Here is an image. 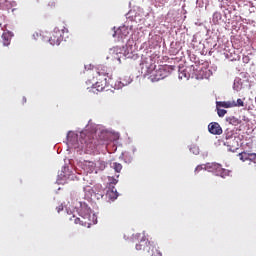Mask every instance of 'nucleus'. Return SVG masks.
Returning <instances> with one entry per match:
<instances>
[{
	"label": "nucleus",
	"instance_id": "a19ab883",
	"mask_svg": "<svg viewBox=\"0 0 256 256\" xmlns=\"http://www.w3.org/2000/svg\"><path fill=\"white\" fill-rule=\"evenodd\" d=\"M116 178L119 179V175H117Z\"/></svg>",
	"mask_w": 256,
	"mask_h": 256
},
{
	"label": "nucleus",
	"instance_id": "20e7f679",
	"mask_svg": "<svg viewBox=\"0 0 256 256\" xmlns=\"http://www.w3.org/2000/svg\"><path fill=\"white\" fill-rule=\"evenodd\" d=\"M203 169H205V171H209V173H214V175L222 177L223 179H225V177H229V173H231V171L223 169L221 164L215 162L198 165L195 169V173H199V171H203Z\"/></svg>",
	"mask_w": 256,
	"mask_h": 256
},
{
	"label": "nucleus",
	"instance_id": "4be33fe9",
	"mask_svg": "<svg viewBox=\"0 0 256 256\" xmlns=\"http://www.w3.org/2000/svg\"><path fill=\"white\" fill-rule=\"evenodd\" d=\"M84 193H85V197H87V199H91V197H93V195H95V193H97V191H95V189L91 188V186H86V187H84Z\"/></svg>",
	"mask_w": 256,
	"mask_h": 256
},
{
	"label": "nucleus",
	"instance_id": "a211bd4d",
	"mask_svg": "<svg viewBox=\"0 0 256 256\" xmlns=\"http://www.w3.org/2000/svg\"><path fill=\"white\" fill-rule=\"evenodd\" d=\"M11 39H13V32L7 31L2 34V43L4 47L11 45Z\"/></svg>",
	"mask_w": 256,
	"mask_h": 256
},
{
	"label": "nucleus",
	"instance_id": "aec40b11",
	"mask_svg": "<svg viewBox=\"0 0 256 256\" xmlns=\"http://www.w3.org/2000/svg\"><path fill=\"white\" fill-rule=\"evenodd\" d=\"M148 245L149 246H146V248H148L147 249L148 253L152 251L151 256H161V252L158 251L155 245L151 244V242H149Z\"/></svg>",
	"mask_w": 256,
	"mask_h": 256
},
{
	"label": "nucleus",
	"instance_id": "ddd939ff",
	"mask_svg": "<svg viewBox=\"0 0 256 256\" xmlns=\"http://www.w3.org/2000/svg\"><path fill=\"white\" fill-rule=\"evenodd\" d=\"M208 131L211 133V135H221L223 133V128H221L219 123L211 122L208 125Z\"/></svg>",
	"mask_w": 256,
	"mask_h": 256
},
{
	"label": "nucleus",
	"instance_id": "f03ea898",
	"mask_svg": "<svg viewBox=\"0 0 256 256\" xmlns=\"http://www.w3.org/2000/svg\"><path fill=\"white\" fill-rule=\"evenodd\" d=\"M108 74L105 72H97V76L93 78L94 84L92 85L93 93L96 91L100 92L105 89V87L109 84L113 85L114 89H123V87H127L132 83L133 79L129 76H125L124 78H120L114 84L107 80Z\"/></svg>",
	"mask_w": 256,
	"mask_h": 256
},
{
	"label": "nucleus",
	"instance_id": "c756f323",
	"mask_svg": "<svg viewBox=\"0 0 256 256\" xmlns=\"http://www.w3.org/2000/svg\"><path fill=\"white\" fill-rule=\"evenodd\" d=\"M233 107H245V103L243 102V100H241V98H238L237 101H233L232 102Z\"/></svg>",
	"mask_w": 256,
	"mask_h": 256
},
{
	"label": "nucleus",
	"instance_id": "0eeeda50",
	"mask_svg": "<svg viewBox=\"0 0 256 256\" xmlns=\"http://www.w3.org/2000/svg\"><path fill=\"white\" fill-rule=\"evenodd\" d=\"M189 71L194 74V79H209L212 75L211 70L205 64L189 66Z\"/></svg>",
	"mask_w": 256,
	"mask_h": 256
},
{
	"label": "nucleus",
	"instance_id": "473e14b6",
	"mask_svg": "<svg viewBox=\"0 0 256 256\" xmlns=\"http://www.w3.org/2000/svg\"><path fill=\"white\" fill-rule=\"evenodd\" d=\"M157 2H158L160 5H165V3H169V0H157Z\"/></svg>",
	"mask_w": 256,
	"mask_h": 256
},
{
	"label": "nucleus",
	"instance_id": "2f4dec72",
	"mask_svg": "<svg viewBox=\"0 0 256 256\" xmlns=\"http://www.w3.org/2000/svg\"><path fill=\"white\" fill-rule=\"evenodd\" d=\"M217 113H218V116L225 117V115H227V110L217 107Z\"/></svg>",
	"mask_w": 256,
	"mask_h": 256
},
{
	"label": "nucleus",
	"instance_id": "5701e85b",
	"mask_svg": "<svg viewBox=\"0 0 256 256\" xmlns=\"http://www.w3.org/2000/svg\"><path fill=\"white\" fill-rule=\"evenodd\" d=\"M233 89L234 91H241V89H243V81L241 78H235Z\"/></svg>",
	"mask_w": 256,
	"mask_h": 256
},
{
	"label": "nucleus",
	"instance_id": "f8f14e48",
	"mask_svg": "<svg viewBox=\"0 0 256 256\" xmlns=\"http://www.w3.org/2000/svg\"><path fill=\"white\" fill-rule=\"evenodd\" d=\"M131 29L127 26H121L116 31H114L113 37H117L118 41H122L127 35H129Z\"/></svg>",
	"mask_w": 256,
	"mask_h": 256
},
{
	"label": "nucleus",
	"instance_id": "c85d7f7f",
	"mask_svg": "<svg viewBox=\"0 0 256 256\" xmlns=\"http://www.w3.org/2000/svg\"><path fill=\"white\" fill-rule=\"evenodd\" d=\"M224 137H225V139H233V130L227 128L224 131Z\"/></svg>",
	"mask_w": 256,
	"mask_h": 256
},
{
	"label": "nucleus",
	"instance_id": "dca6fc26",
	"mask_svg": "<svg viewBox=\"0 0 256 256\" xmlns=\"http://www.w3.org/2000/svg\"><path fill=\"white\" fill-rule=\"evenodd\" d=\"M119 197V193L117 192V189L115 187L108 188L106 191V199L107 201H115Z\"/></svg>",
	"mask_w": 256,
	"mask_h": 256
},
{
	"label": "nucleus",
	"instance_id": "393cba45",
	"mask_svg": "<svg viewBox=\"0 0 256 256\" xmlns=\"http://www.w3.org/2000/svg\"><path fill=\"white\" fill-rule=\"evenodd\" d=\"M117 183H119V180L113 176H109L108 177V185L109 188L108 189H113V187H115V185H117Z\"/></svg>",
	"mask_w": 256,
	"mask_h": 256
},
{
	"label": "nucleus",
	"instance_id": "cd10ccee",
	"mask_svg": "<svg viewBox=\"0 0 256 256\" xmlns=\"http://www.w3.org/2000/svg\"><path fill=\"white\" fill-rule=\"evenodd\" d=\"M112 167H113L114 171H116V173H121V169H123V165H121V163H117V162H114L112 164Z\"/></svg>",
	"mask_w": 256,
	"mask_h": 256
},
{
	"label": "nucleus",
	"instance_id": "423d86ee",
	"mask_svg": "<svg viewBox=\"0 0 256 256\" xmlns=\"http://www.w3.org/2000/svg\"><path fill=\"white\" fill-rule=\"evenodd\" d=\"M140 67L143 75H151V72L154 69H157V65H155V57L151 56V53L148 52L142 54Z\"/></svg>",
	"mask_w": 256,
	"mask_h": 256
},
{
	"label": "nucleus",
	"instance_id": "b1692460",
	"mask_svg": "<svg viewBox=\"0 0 256 256\" xmlns=\"http://www.w3.org/2000/svg\"><path fill=\"white\" fill-rule=\"evenodd\" d=\"M221 19H223V16L220 12H215L212 16V22L214 23V25H219Z\"/></svg>",
	"mask_w": 256,
	"mask_h": 256
},
{
	"label": "nucleus",
	"instance_id": "2eb2a0df",
	"mask_svg": "<svg viewBox=\"0 0 256 256\" xmlns=\"http://www.w3.org/2000/svg\"><path fill=\"white\" fill-rule=\"evenodd\" d=\"M178 77L179 79H194V74L193 71H189V67L185 69L180 68Z\"/></svg>",
	"mask_w": 256,
	"mask_h": 256
},
{
	"label": "nucleus",
	"instance_id": "4468645a",
	"mask_svg": "<svg viewBox=\"0 0 256 256\" xmlns=\"http://www.w3.org/2000/svg\"><path fill=\"white\" fill-rule=\"evenodd\" d=\"M238 157H240V161H250L256 165V153L241 152L238 154Z\"/></svg>",
	"mask_w": 256,
	"mask_h": 256
},
{
	"label": "nucleus",
	"instance_id": "e433bc0d",
	"mask_svg": "<svg viewBox=\"0 0 256 256\" xmlns=\"http://www.w3.org/2000/svg\"><path fill=\"white\" fill-rule=\"evenodd\" d=\"M9 0H0V5H3V2H7Z\"/></svg>",
	"mask_w": 256,
	"mask_h": 256
},
{
	"label": "nucleus",
	"instance_id": "4c0bfd02",
	"mask_svg": "<svg viewBox=\"0 0 256 256\" xmlns=\"http://www.w3.org/2000/svg\"><path fill=\"white\" fill-rule=\"evenodd\" d=\"M23 102L27 103V98L23 97Z\"/></svg>",
	"mask_w": 256,
	"mask_h": 256
},
{
	"label": "nucleus",
	"instance_id": "412c9836",
	"mask_svg": "<svg viewBox=\"0 0 256 256\" xmlns=\"http://www.w3.org/2000/svg\"><path fill=\"white\" fill-rule=\"evenodd\" d=\"M227 123L229 125H233L234 127H237V125H241V120L235 116H230L226 118Z\"/></svg>",
	"mask_w": 256,
	"mask_h": 256
},
{
	"label": "nucleus",
	"instance_id": "6e6552de",
	"mask_svg": "<svg viewBox=\"0 0 256 256\" xmlns=\"http://www.w3.org/2000/svg\"><path fill=\"white\" fill-rule=\"evenodd\" d=\"M165 77H169V66H158V68L150 72V79L153 83L161 81Z\"/></svg>",
	"mask_w": 256,
	"mask_h": 256
},
{
	"label": "nucleus",
	"instance_id": "1a4fd4ad",
	"mask_svg": "<svg viewBox=\"0 0 256 256\" xmlns=\"http://www.w3.org/2000/svg\"><path fill=\"white\" fill-rule=\"evenodd\" d=\"M63 33H65V29L59 30V28H54L48 43H50V45H61V42L63 41Z\"/></svg>",
	"mask_w": 256,
	"mask_h": 256
},
{
	"label": "nucleus",
	"instance_id": "7c9ffc66",
	"mask_svg": "<svg viewBox=\"0 0 256 256\" xmlns=\"http://www.w3.org/2000/svg\"><path fill=\"white\" fill-rule=\"evenodd\" d=\"M190 151L193 155H199V147L197 145L190 146Z\"/></svg>",
	"mask_w": 256,
	"mask_h": 256
},
{
	"label": "nucleus",
	"instance_id": "f3484780",
	"mask_svg": "<svg viewBox=\"0 0 256 256\" xmlns=\"http://www.w3.org/2000/svg\"><path fill=\"white\" fill-rule=\"evenodd\" d=\"M109 53L112 57V59H116L117 61H121V58L123 57L121 52V47H114L109 50Z\"/></svg>",
	"mask_w": 256,
	"mask_h": 256
},
{
	"label": "nucleus",
	"instance_id": "58836bf2",
	"mask_svg": "<svg viewBox=\"0 0 256 256\" xmlns=\"http://www.w3.org/2000/svg\"><path fill=\"white\" fill-rule=\"evenodd\" d=\"M135 237H137V239H138V237H141V234H136Z\"/></svg>",
	"mask_w": 256,
	"mask_h": 256
},
{
	"label": "nucleus",
	"instance_id": "9d476101",
	"mask_svg": "<svg viewBox=\"0 0 256 256\" xmlns=\"http://www.w3.org/2000/svg\"><path fill=\"white\" fill-rule=\"evenodd\" d=\"M68 179H73V174H71L69 168L63 167L61 173L58 174L56 182L58 185H65Z\"/></svg>",
	"mask_w": 256,
	"mask_h": 256
},
{
	"label": "nucleus",
	"instance_id": "bb28decb",
	"mask_svg": "<svg viewBox=\"0 0 256 256\" xmlns=\"http://www.w3.org/2000/svg\"><path fill=\"white\" fill-rule=\"evenodd\" d=\"M145 245H147V240L143 237L139 244H136V250L141 251V249H145Z\"/></svg>",
	"mask_w": 256,
	"mask_h": 256
},
{
	"label": "nucleus",
	"instance_id": "c9c22d12",
	"mask_svg": "<svg viewBox=\"0 0 256 256\" xmlns=\"http://www.w3.org/2000/svg\"><path fill=\"white\" fill-rule=\"evenodd\" d=\"M137 148L135 146H132V153H136Z\"/></svg>",
	"mask_w": 256,
	"mask_h": 256
},
{
	"label": "nucleus",
	"instance_id": "7ed1b4c3",
	"mask_svg": "<svg viewBox=\"0 0 256 256\" xmlns=\"http://www.w3.org/2000/svg\"><path fill=\"white\" fill-rule=\"evenodd\" d=\"M78 215L82 218H75L74 223L77 225H83L84 227H91V223L96 225L97 216L95 214L91 215V208L87 205V203L80 202V207L78 208Z\"/></svg>",
	"mask_w": 256,
	"mask_h": 256
},
{
	"label": "nucleus",
	"instance_id": "72a5a7b5",
	"mask_svg": "<svg viewBox=\"0 0 256 256\" xmlns=\"http://www.w3.org/2000/svg\"><path fill=\"white\" fill-rule=\"evenodd\" d=\"M39 37H41V34L37 32L33 34V39L37 40Z\"/></svg>",
	"mask_w": 256,
	"mask_h": 256
},
{
	"label": "nucleus",
	"instance_id": "a878e982",
	"mask_svg": "<svg viewBox=\"0 0 256 256\" xmlns=\"http://www.w3.org/2000/svg\"><path fill=\"white\" fill-rule=\"evenodd\" d=\"M216 107H224L225 109H229L233 107V102H216Z\"/></svg>",
	"mask_w": 256,
	"mask_h": 256
},
{
	"label": "nucleus",
	"instance_id": "39448f33",
	"mask_svg": "<svg viewBox=\"0 0 256 256\" xmlns=\"http://www.w3.org/2000/svg\"><path fill=\"white\" fill-rule=\"evenodd\" d=\"M82 169L85 173H100V171H105L107 169V162L103 159H98L95 161L86 160L82 163Z\"/></svg>",
	"mask_w": 256,
	"mask_h": 256
},
{
	"label": "nucleus",
	"instance_id": "ea45409f",
	"mask_svg": "<svg viewBox=\"0 0 256 256\" xmlns=\"http://www.w3.org/2000/svg\"><path fill=\"white\" fill-rule=\"evenodd\" d=\"M131 161H132V158L130 160H128V163H131Z\"/></svg>",
	"mask_w": 256,
	"mask_h": 256
},
{
	"label": "nucleus",
	"instance_id": "6ab92c4d",
	"mask_svg": "<svg viewBox=\"0 0 256 256\" xmlns=\"http://www.w3.org/2000/svg\"><path fill=\"white\" fill-rule=\"evenodd\" d=\"M93 189L94 191H96L95 193L96 199H103V197H105V191H103V186H101V184L95 185Z\"/></svg>",
	"mask_w": 256,
	"mask_h": 256
},
{
	"label": "nucleus",
	"instance_id": "f257e3e1",
	"mask_svg": "<svg viewBox=\"0 0 256 256\" xmlns=\"http://www.w3.org/2000/svg\"><path fill=\"white\" fill-rule=\"evenodd\" d=\"M95 133H98V142L95 141L93 131H89V126H86V129L79 133L68 131L66 139L69 149H74L79 155H83V153L91 155V153L95 152L98 145H105L111 137V132L104 129Z\"/></svg>",
	"mask_w": 256,
	"mask_h": 256
},
{
	"label": "nucleus",
	"instance_id": "f704fd0d",
	"mask_svg": "<svg viewBox=\"0 0 256 256\" xmlns=\"http://www.w3.org/2000/svg\"><path fill=\"white\" fill-rule=\"evenodd\" d=\"M56 209L58 213H61L63 211V205L58 206Z\"/></svg>",
	"mask_w": 256,
	"mask_h": 256
},
{
	"label": "nucleus",
	"instance_id": "9b49d317",
	"mask_svg": "<svg viewBox=\"0 0 256 256\" xmlns=\"http://www.w3.org/2000/svg\"><path fill=\"white\" fill-rule=\"evenodd\" d=\"M122 57H126V59H133L135 57V46L131 44V41L121 48Z\"/></svg>",
	"mask_w": 256,
	"mask_h": 256
}]
</instances>
